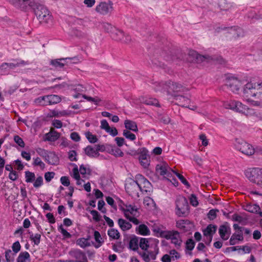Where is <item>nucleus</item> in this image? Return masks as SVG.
<instances>
[{"label": "nucleus", "mask_w": 262, "mask_h": 262, "mask_svg": "<svg viewBox=\"0 0 262 262\" xmlns=\"http://www.w3.org/2000/svg\"><path fill=\"white\" fill-rule=\"evenodd\" d=\"M35 14L41 23L51 24L53 22V17L48 9L43 5L35 4Z\"/></svg>", "instance_id": "f03ea898"}, {"label": "nucleus", "mask_w": 262, "mask_h": 262, "mask_svg": "<svg viewBox=\"0 0 262 262\" xmlns=\"http://www.w3.org/2000/svg\"><path fill=\"white\" fill-rule=\"evenodd\" d=\"M226 85L233 93H238L242 84L237 78H230L227 80Z\"/></svg>", "instance_id": "ddd939ff"}, {"label": "nucleus", "mask_w": 262, "mask_h": 262, "mask_svg": "<svg viewBox=\"0 0 262 262\" xmlns=\"http://www.w3.org/2000/svg\"><path fill=\"white\" fill-rule=\"evenodd\" d=\"M108 235L113 239H119L120 237V233L119 231L114 228L111 229L107 231Z\"/></svg>", "instance_id": "37998d69"}, {"label": "nucleus", "mask_w": 262, "mask_h": 262, "mask_svg": "<svg viewBox=\"0 0 262 262\" xmlns=\"http://www.w3.org/2000/svg\"><path fill=\"white\" fill-rule=\"evenodd\" d=\"M94 238L97 244L94 246L96 248H99L103 243L104 241L101 236L100 233L98 231H95L94 233Z\"/></svg>", "instance_id": "c9c22d12"}, {"label": "nucleus", "mask_w": 262, "mask_h": 262, "mask_svg": "<svg viewBox=\"0 0 262 262\" xmlns=\"http://www.w3.org/2000/svg\"><path fill=\"white\" fill-rule=\"evenodd\" d=\"M58 230L60 231L61 234L66 238H70L71 237V235L69 232H68L66 229H64L62 225H61L58 227Z\"/></svg>", "instance_id": "338daca9"}, {"label": "nucleus", "mask_w": 262, "mask_h": 262, "mask_svg": "<svg viewBox=\"0 0 262 262\" xmlns=\"http://www.w3.org/2000/svg\"><path fill=\"white\" fill-rule=\"evenodd\" d=\"M30 234V239L32 241L34 245H38L40 242L41 235L39 233H36L34 234L32 232H29Z\"/></svg>", "instance_id": "e433bc0d"}, {"label": "nucleus", "mask_w": 262, "mask_h": 262, "mask_svg": "<svg viewBox=\"0 0 262 262\" xmlns=\"http://www.w3.org/2000/svg\"><path fill=\"white\" fill-rule=\"evenodd\" d=\"M142 102L147 105L159 106L158 101L153 98H143Z\"/></svg>", "instance_id": "4c0bfd02"}, {"label": "nucleus", "mask_w": 262, "mask_h": 262, "mask_svg": "<svg viewBox=\"0 0 262 262\" xmlns=\"http://www.w3.org/2000/svg\"><path fill=\"white\" fill-rule=\"evenodd\" d=\"M235 146L237 150L247 156H251L254 154L253 146L244 140L236 139Z\"/></svg>", "instance_id": "0eeeda50"}, {"label": "nucleus", "mask_w": 262, "mask_h": 262, "mask_svg": "<svg viewBox=\"0 0 262 262\" xmlns=\"http://www.w3.org/2000/svg\"><path fill=\"white\" fill-rule=\"evenodd\" d=\"M20 248L21 246L18 241H16L13 244L12 249L15 254L18 252L20 251Z\"/></svg>", "instance_id": "052dcab7"}, {"label": "nucleus", "mask_w": 262, "mask_h": 262, "mask_svg": "<svg viewBox=\"0 0 262 262\" xmlns=\"http://www.w3.org/2000/svg\"><path fill=\"white\" fill-rule=\"evenodd\" d=\"M245 209L249 212L257 213L262 216V211H260L259 206L257 204H248L246 205Z\"/></svg>", "instance_id": "4be33fe9"}, {"label": "nucleus", "mask_w": 262, "mask_h": 262, "mask_svg": "<svg viewBox=\"0 0 262 262\" xmlns=\"http://www.w3.org/2000/svg\"><path fill=\"white\" fill-rule=\"evenodd\" d=\"M139 160L140 161L141 164L145 168L147 167L149 164L147 155L145 154L140 155Z\"/></svg>", "instance_id": "de8ad7c7"}, {"label": "nucleus", "mask_w": 262, "mask_h": 262, "mask_svg": "<svg viewBox=\"0 0 262 262\" xmlns=\"http://www.w3.org/2000/svg\"><path fill=\"white\" fill-rule=\"evenodd\" d=\"M230 230V228L228 225L227 223L222 225L220 226L219 233L222 239L224 241L227 240L229 237V233L227 235L226 234L228 233V231Z\"/></svg>", "instance_id": "f3484780"}, {"label": "nucleus", "mask_w": 262, "mask_h": 262, "mask_svg": "<svg viewBox=\"0 0 262 262\" xmlns=\"http://www.w3.org/2000/svg\"><path fill=\"white\" fill-rule=\"evenodd\" d=\"M91 214L93 216V219L96 222H99L100 220V215L98 212L95 210H93L90 212Z\"/></svg>", "instance_id": "774afa93"}, {"label": "nucleus", "mask_w": 262, "mask_h": 262, "mask_svg": "<svg viewBox=\"0 0 262 262\" xmlns=\"http://www.w3.org/2000/svg\"><path fill=\"white\" fill-rule=\"evenodd\" d=\"M33 165L34 166H39L41 170H43L45 168V164L39 157L33 158Z\"/></svg>", "instance_id": "49530a36"}, {"label": "nucleus", "mask_w": 262, "mask_h": 262, "mask_svg": "<svg viewBox=\"0 0 262 262\" xmlns=\"http://www.w3.org/2000/svg\"><path fill=\"white\" fill-rule=\"evenodd\" d=\"M52 116L54 117H60L64 116L69 115V113L66 111H62L58 112L55 110H53L51 112Z\"/></svg>", "instance_id": "864d4df0"}, {"label": "nucleus", "mask_w": 262, "mask_h": 262, "mask_svg": "<svg viewBox=\"0 0 262 262\" xmlns=\"http://www.w3.org/2000/svg\"><path fill=\"white\" fill-rule=\"evenodd\" d=\"M176 100L179 101V105L183 106L188 107L187 104H189L190 100L189 98L182 95H174V96Z\"/></svg>", "instance_id": "c85d7f7f"}, {"label": "nucleus", "mask_w": 262, "mask_h": 262, "mask_svg": "<svg viewBox=\"0 0 262 262\" xmlns=\"http://www.w3.org/2000/svg\"><path fill=\"white\" fill-rule=\"evenodd\" d=\"M138 209L136 206L130 204L125 205V208L123 209L125 217L135 225H138L140 223L136 217L139 216Z\"/></svg>", "instance_id": "39448f33"}, {"label": "nucleus", "mask_w": 262, "mask_h": 262, "mask_svg": "<svg viewBox=\"0 0 262 262\" xmlns=\"http://www.w3.org/2000/svg\"><path fill=\"white\" fill-rule=\"evenodd\" d=\"M195 246V242L191 238L188 239L186 242V248L187 250L192 251Z\"/></svg>", "instance_id": "603ef678"}, {"label": "nucleus", "mask_w": 262, "mask_h": 262, "mask_svg": "<svg viewBox=\"0 0 262 262\" xmlns=\"http://www.w3.org/2000/svg\"><path fill=\"white\" fill-rule=\"evenodd\" d=\"M123 135L126 138L131 141H134L136 138L135 134L132 133L130 132L127 129L123 130Z\"/></svg>", "instance_id": "09e8293b"}, {"label": "nucleus", "mask_w": 262, "mask_h": 262, "mask_svg": "<svg viewBox=\"0 0 262 262\" xmlns=\"http://www.w3.org/2000/svg\"><path fill=\"white\" fill-rule=\"evenodd\" d=\"M111 150L110 154L115 157H122L123 156L124 154L120 148L115 146H111Z\"/></svg>", "instance_id": "ea45409f"}, {"label": "nucleus", "mask_w": 262, "mask_h": 262, "mask_svg": "<svg viewBox=\"0 0 262 262\" xmlns=\"http://www.w3.org/2000/svg\"><path fill=\"white\" fill-rule=\"evenodd\" d=\"M113 3L112 2L109 3L101 2L96 8V11L102 15H106L113 10Z\"/></svg>", "instance_id": "2eb2a0df"}, {"label": "nucleus", "mask_w": 262, "mask_h": 262, "mask_svg": "<svg viewBox=\"0 0 262 262\" xmlns=\"http://www.w3.org/2000/svg\"><path fill=\"white\" fill-rule=\"evenodd\" d=\"M156 171L157 173L167 178V180L169 179V178H171L172 172H175V171L169 167L168 164L165 162H162L157 165Z\"/></svg>", "instance_id": "9d476101"}, {"label": "nucleus", "mask_w": 262, "mask_h": 262, "mask_svg": "<svg viewBox=\"0 0 262 262\" xmlns=\"http://www.w3.org/2000/svg\"><path fill=\"white\" fill-rule=\"evenodd\" d=\"M14 140L15 142L20 147H24L25 144L21 138L18 135H15L14 137Z\"/></svg>", "instance_id": "13d9d810"}, {"label": "nucleus", "mask_w": 262, "mask_h": 262, "mask_svg": "<svg viewBox=\"0 0 262 262\" xmlns=\"http://www.w3.org/2000/svg\"><path fill=\"white\" fill-rule=\"evenodd\" d=\"M176 213L179 216H185L189 213V205L187 199L183 196L178 197L176 201Z\"/></svg>", "instance_id": "423d86ee"}, {"label": "nucleus", "mask_w": 262, "mask_h": 262, "mask_svg": "<svg viewBox=\"0 0 262 262\" xmlns=\"http://www.w3.org/2000/svg\"><path fill=\"white\" fill-rule=\"evenodd\" d=\"M69 254L75 258L76 262H88V259L84 252L79 249L71 250Z\"/></svg>", "instance_id": "dca6fc26"}, {"label": "nucleus", "mask_w": 262, "mask_h": 262, "mask_svg": "<svg viewBox=\"0 0 262 262\" xmlns=\"http://www.w3.org/2000/svg\"><path fill=\"white\" fill-rule=\"evenodd\" d=\"M216 229L217 226L216 225H209L203 231L204 235L207 238H208V236H212L213 237V234L216 232Z\"/></svg>", "instance_id": "a878e982"}, {"label": "nucleus", "mask_w": 262, "mask_h": 262, "mask_svg": "<svg viewBox=\"0 0 262 262\" xmlns=\"http://www.w3.org/2000/svg\"><path fill=\"white\" fill-rule=\"evenodd\" d=\"M28 64L29 62L28 61H25L24 60H20L18 61H16L14 62L4 63L1 65V68L2 69L9 68L11 69H13L16 67L25 66Z\"/></svg>", "instance_id": "a211bd4d"}, {"label": "nucleus", "mask_w": 262, "mask_h": 262, "mask_svg": "<svg viewBox=\"0 0 262 262\" xmlns=\"http://www.w3.org/2000/svg\"><path fill=\"white\" fill-rule=\"evenodd\" d=\"M162 84L164 85V89L167 91L168 94H171L172 92H182L185 89L181 84L170 80Z\"/></svg>", "instance_id": "f8f14e48"}, {"label": "nucleus", "mask_w": 262, "mask_h": 262, "mask_svg": "<svg viewBox=\"0 0 262 262\" xmlns=\"http://www.w3.org/2000/svg\"><path fill=\"white\" fill-rule=\"evenodd\" d=\"M84 152L88 156L91 158H96L99 156V153L97 152L95 147L91 145H88L84 148Z\"/></svg>", "instance_id": "5701e85b"}, {"label": "nucleus", "mask_w": 262, "mask_h": 262, "mask_svg": "<svg viewBox=\"0 0 262 262\" xmlns=\"http://www.w3.org/2000/svg\"><path fill=\"white\" fill-rule=\"evenodd\" d=\"M25 178L27 183H32L35 179V175L34 172L26 171L25 172Z\"/></svg>", "instance_id": "c03bdc74"}, {"label": "nucleus", "mask_w": 262, "mask_h": 262, "mask_svg": "<svg viewBox=\"0 0 262 262\" xmlns=\"http://www.w3.org/2000/svg\"><path fill=\"white\" fill-rule=\"evenodd\" d=\"M103 28L104 30L107 33H109L110 35L114 31V29L116 28V27L113 26L111 24L107 23H103Z\"/></svg>", "instance_id": "3c124183"}, {"label": "nucleus", "mask_w": 262, "mask_h": 262, "mask_svg": "<svg viewBox=\"0 0 262 262\" xmlns=\"http://www.w3.org/2000/svg\"><path fill=\"white\" fill-rule=\"evenodd\" d=\"M76 244L82 248H84L90 246V244L88 242V239L84 238H80L78 239L76 241Z\"/></svg>", "instance_id": "79ce46f5"}, {"label": "nucleus", "mask_w": 262, "mask_h": 262, "mask_svg": "<svg viewBox=\"0 0 262 262\" xmlns=\"http://www.w3.org/2000/svg\"><path fill=\"white\" fill-rule=\"evenodd\" d=\"M30 260V255L27 251L20 252L17 258V262H27Z\"/></svg>", "instance_id": "473e14b6"}, {"label": "nucleus", "mask_w": 262, "mask_h": 262, "mask_svg": "<svg viewBox=\"0 0 262 262\" xmlns=\"http://www.w3.org/2000/svg\"><path fill=\"white\" fill-rule=\"evenodd\" d=\"M219 212L217 209H211L208 213V217L211 220H213L216 217V212Z\"/></svg>", "instance_id": "0e129e2a"}, {"label": "nucleus", "mask_w": 262, "mask_h": 262, "mask_svg": "<svg viewBox=\"0 0 262 262\" xmlns=\"http://www.w3.org/2000/svg\"><path fill=\"white\" fill-rule=\"evenodd\" d=\"M162 235L167 239H171V243L174 244L176 247H180L182 241L179 232L177 231H168L167 232H163Z\"/></svg>", "instance_id": "9b49d317"}, {"label": "nucleus", "mask_w": 262, "mask_h": 262, "mask_svg": "<svg viewBox=\"0 0 262 262\" xmlns=\"http://www.w3.org/2000/svg\"><path fill=\"white\" fill-rule=\"evenodd\" d=\"M143 204L147 207H151L155 204L153 199L149 196H146L144 199Z\"/></svg>", "instance_id": "4d7b16f0"}, {"label": "nucleus", "mask_w": 262, "mask_h": 262, "mask_svg": "<svg viewBox=\"0 0 262 262\" xmlns=\"http://www.w3.org/2000/svg\"><path fill=\"white\" fill-rule=\"evenodd\" d=\"M139 247L144 250L147 251L149 247V242L148 238L141 237L140 238Z\"/></svg>", "instance_id": "72a5a7b5"}, {"label": "nucleus", "mask_w": 262, "mask_h": 262, "mask_svg": "<svg viewBox=\"0 0 262 262\" xmlns=\"http://www.w3.org/2000/svg\"><path fill=\"white\" fill-rule=\"evenodd\" d=\"M16 254L12 253L11 250L5 251V257L7 262H13Z\"/></svg>", "instance_id": "a18cd8bd"}, {"label": "nucleus", "mask_w": 262, "mask_h": 262, "mask_svg": "<svg viewBox=\"0 0 262 262\" xmlns=\"http://www.w3.org/2000/svg\"><path fill=\"white\" fill-rule=\"evenodd\" d=\"M35 4L34 0H20L18 9L25 11L27 10L28 6L33 8L35 7Z\"/></svg>", "instance_id": "b1692460"}, {"label": "nucleus", "mask_w": 262, "mask_h": 262, "mask_svg": "<svg viewBox=\"0 0 262 262\" xmlns=\"http://www.w3.org/2000/svg\"><path fill=\"white\" fill-rule=\"evenodd\" d=\"M189 56L190 58V61L191 62H201L205 60V57L198 54L195 51H190L189 52Z\"/></svg>", "instance_id": "412c9836"}, {"label": "nucleus", "mask_w": 262, "mask_h": 262, "mask_svg": "<svg viewBox=\"0 0 262 262\" xmlns=\"http://www.w3.org/2000/svg\"><path fill=\"white\" fill-rule=\"evenodd\" d=\"M124 125L125 128L127 130H130L135 132H137L138 131L137 123L132 120H125L124 121Z\"/></svg>", "instance_id": "7c9ffc66"}, {"label": "nucleus", "mask_w": 262, "mask_h": 262, "mask_svg": "<svg viewBox=\"0 0 262 262\" xmlns=\"http://www.w3.org/2000/svg\"><path fill=\"white\" fill-rule=\"evenodd\" d=\"M45 160L50 165H57L59 162L58 156L54 152H49Z\"/></svg>", "instance_id": "aec40b11"}, {"label": "nucleus", "mask_w": 262, "mask_h": 262, "mask_svg": "<svg viewBox=\"0 0 262 262\" xmlns=\"http://www.w3.org/2000/svg\"><path fill=\"white\" fill-rule=\"evenodd\" d=\"M139 238L134 236L130 239L128 248L134 251H136L139 249Z\"/></svg>", "instance_id": "cd10ccee"}, {"label": "nucleus", "mask_w": 262, "mask_h": 262, "mask_svg": "<svg viewBox=\"0 0 262 262\" xmlns=\"http://www.w3.org/2000/svg\"><path fill=\"white\" fill-rule=\"evenodd\" d=\"M246 177L252 183L262 188V168H253L246 171Z\"/></svg>", "instance_id": "20e7f679"}, {"label": "nucleus", "mask_w": 262, "mask_h": 262, "mask_svg": "<svg viewBox=\"0 0 262 262\" xmlns=\"http://www.w3.org/2000/svg\"><path fill=\"white\" fill-rule=\"evenodd\" d=\"M110 36L113 39L124 43L129 44L132 42V38L128 34H125L122 30L117 28L114 29V31Z\"/></svg>", "instance_id": "1a4fd4ad"}, {"label": "nucleus", "mask_w": 262, "mask_h": 262, "mask_svg": "<svg viewBox=\"0 0 262 262\" xmlns=\"http://www.w3.org/2000/svg\"><path fill=\"white\" fill-rule=\"evenodd\" d=\"M34 181L33 186L35 188H38L43 184V178L41 176H38Z\"/></svg>", "instance_id": "bf43d9fd"}, {"label": "nucleus", "mask_w": 262, "mask_h": 262, "mask_svg": "<svg viewBox=\"0 0 262 262\" xmlns=\"http://www.w3.org/2000/svg\"><path fill=\"white\" fill-rule=\"evenodd\" d=\"M68 158L71 161H77V153L75 150H70L68 154Z\"/></svg>", "instance_id": "680f3d73"}, {"label": "nucleus", "mask_w": 262, "mask_h": 262, "mask_svg": "<svg viewBox=\"0 0 262 262\" xmlns=\"http://www.w3.org/2000/svg\"><path fill=\"white\" fill-rule=\"evenodd\" d=\"M173 173H174L177 176V177L180 179V180L181 181V182L184 185L186 186L188 188L190 187V185H189V183L186 180V179L183 176H182L181 174L176 172V171H175V172H173Z\"/></svg>", "instance_id": "5fc2aeb1"}, {"label": "nucleus", "mask_w": 262, "mask_h": 262, "mask_svg": "<svg viewBox=\"0 0 262 262\" xmlns=\"http://www.w3.org/2000/svg\"><path fill=\"white\" fill-rule=\"evenodd\" d=\"M189 222L188 220H181L177 222V227L183 232H186L189 230L188 225Z\"/></svg>", "instance_id": "c756f323"}, {"label": "nucleus", "mask_w": 262, "mask_h": 262, "mask_svg": "<svg viewBox=\"0 0 262 262\" xmlns=\"http://www.w3.org/2000/svg\"><path fill=\"white\" fill-rule=\"evenodd\" d=\"M118 224L119 227L123 231L128 230L132 227V225L129 222L123 219H119Z\"/></svg>", "instance_id": "bb28decb"}, {"label": "nucleus", "mask_w": 262, "mask_h": 262, "mask_svg": "<svg viewBox=\"0 0 262 262\" xmlns=\"http://www.w3.org/2000/svg\"><path fill=\"white\" fill-rule=\"evenodd\" d=\"M226 107L242 113H245L247 110V114L255 116L258 120L262 121V112H254L253 110L247 108L246 105L243 104L241 102L235 100H230L227 102Z\"/></svg>", "instance_id": "f257e3e1"}, {"label": "nucleus", "mask_w": 262, "mask_h": 262, "mask_svg": "<svg viewBox=\"0 0 262 262\" xmlns=\"http://www.w3.org/2000/svg\"><path fill=\"white\" fill-rule=\"evenodd\" d=\"M47 98L49 99L48 102L49 105L58 103L61 100L60 97L57 95H49Z\"/></svg>", "instance_id": "f704fd0d"}, {"label": "nucleus", "mask_w": 262, "mask_h": 262, "mask_svg": "<svg viewBox=\"0 0 262 262\" xmlns=\"http://www.w3.org/2000/svg\"><path fill=\"white\" fill-rule=\"evenodd\" d=\"M243 235L237 234L234 233L229 240V244L230 245H234L237 243L238 241H243Z\"/></svg>", "instance_id": "2f4dec72"}, {"label": "nucleus", "mask_w": 262, "mask_h": 262, "mask_svg": "<svg viewBox=\"0 0 262 262\" xmlns=\"http://www.w3.org/2000/svg\"><path fill=\"white\" fill-rule=\"evenodd\" d=\"M37 153L41 157H42L44 159H45L46 156L48 154V151L44 149L41 148H38L36 149Z\"/></svg>", "instance_id": "e2e57ef3"}, {"label": "nucleus", "mask_w": 262, "mask_h": 262, "mask_svg": "<svg viewBox=\"0 0 262 262\" xmlns=\"http://www.w3.org/2000/svg\"><path fill=\"white\" fill-rule=\"evenodd\" d=\"M71 58H62L53 59L50 61V64L56 69H63L64 66H68L71 63Z\"/></svg>", "instance_id": "4468645a"}, {"label": "nucleus", "mask_w": 262, "mask_h": 262, "mask_svg": "<svg viewBox=\"0 0 262 262\" xmlns=\"http://www.w3.org/2000/svg\"><path fill=\"white\" fill-rule=\"evenodd\" d=\"M244 96L250 101L251 97H256L262 93V85L261 83L248 82L243 90Z\"/></svg>", "instance_id": "7ed1b4c3"}, {"label": "nucleus", "mask_w": 262, "mask_h": 262, "mask_svg": "<svg viewBox=\"0 0 262 262\" xmlns=\"http://www.w3.org/2000/svg\"><path fill=\"white\" fill-rule=\"evenodd\" d=\"M138 254L142 258L143 260L145 262H150V258L149 257V254L147 253L146 251H144L143 252H139Z\"/></svg>", "instance_id": "6e6d98bb"}, {"label": "nucleus", "mask_w": 262, "mask_h": 262, "mask_svg": "<svg viewBox=\"0 0 262 262\" xmlns=\"http://www.w3.org/2000/svg\"><path fill=\"white\" fill-rule=\"evenodd\" d=\"M60 133L55 130L54 128H51L50 132L45 134V141L54 142L59 138Z\"/></svg>", "instance_id": "6ab92c4d"}, {"label": "nucleus", "mask_w": 262, "mask_h": 262, "mask_svg": "<svg viewBox=\"0 0 262 262\" xmlns=\"http://www.w3.org/2000/svg\"><path fill=\"white\" fill-rule=\"evenodd\" d=\"M136 179L140 184V186L142 184H143L144 185V187H148V185L150 184V182L141 174L137 175Z\"/></svg>", "instance_id": "58836bf2"}, {"label": "nucleus", "mask_w": 262, "mask_h": 262, "mask_svg": "<svg viewBox=\"0 0 262 262\" xmlns=\"http://www.w3.org/2000/svg\"><path fill=\"white\" fill-rule=\"evenodd\" d=\"M125 190L129 195L137 198L139 197V191H142V187L137 180H132L126 184Z\"/></svg>", "instance_id": "6e6552de"}, {"label": "nucleus", "mask_w": 262, "mask_h": 262, "mask_svg": "<svg viewBox=\"0 0 262 262\" xmlns=\"http://www.w3.org/2000/svg\"><path fill=\"white\" fill-rule=\"evenodd\" d=\"M55 173L54 172H47L45 174V179L47 182H49L54 177Z\"/></svg>", "instance_id": "69168bd1"}, {"label": "nucleus", "mask_w": 262, "mask_h": 262, "mask_svg": "<svg viewBox=\"0 0 262 262\" xmlns=\"http://www.w3.org/2000/svg\"><path fill=\"white\" fill-rule=\"evenodd\" d=\"M136 232L140 235L146 236L150 234V230L148 227L145 224H141L136 229Z\"/></svg>", "instance_id": "393cba45"}, {"label": "nucleus", "mask_w": 262, "mask_h": 262, "mask_svg": "<svg viewBox=\"0 0 262 262\" xmlns=\"http://www.w3.org/2000/svg\"><path fill=\"white\" fill-rule=\"evenodd\" d=\"M48 95H46L41 97H39L35 99V102L41 105H48L49 103L48 102Z\"/></svg>", "instance_id": "a19ab883"}, {"label": "nucleus", "mask_w": 262, "mask_h": 262, "mask_svg": "<svg viewBox=\"0 0 262 262\" xmlns=\"http://www.w3.org/2000/svg\"><path fill=\"white\" fill-rule=\"evenodd\" d=\"M85 136L88 140L91 143H95L97 142L98 139L95 135H93L90 132L86 133Z\"/></svg>", "instance_id": "8fccbe9b"}]
</instances>
